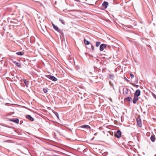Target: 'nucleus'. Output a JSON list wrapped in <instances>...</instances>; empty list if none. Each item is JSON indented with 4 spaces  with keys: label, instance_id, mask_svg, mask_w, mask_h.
Returning <instances> with one entry per match:
<instances>
[{
    "label": "nucleus",
    "instance_id": "nucleus-1",
    "mask_svg": "<svg viewBox=\"0 0 156 156\" xmlns=\"http://www.w3.org/2000/svg\"><path fill=\"white\" fill-rule=\"evenodd\" d=\"M45 76L54 81H55L57 80V78L51 75H45Z\"/></svg>",
    "mask_w": 156,
    "mask_h": 156
},
{
    "label": "nucleus",
    "instance_id": "nucleus-2",
    "mask_svg": "<svg viewBox=\"0 0 156 156\" xmlns=\"http://www.w3.org/2000/svg\"><path fill=\"white\" fill-rule=\"evenodd\" d=\"M121 135V132L120 130H118L115 134V136L118 138L120 137Z\"/></svg>",
    "mask_w": 156,
    "mask_h": 156
},
{
    "label": "nucleus",
    "instance_id": "nucleus-3",
    "mask_svg": "<svg viewBox=\"0 0 156 156\" xmlns=\"http://www.w3.org/2000/svg\"><path fill=\"white\" fill-rule=\"evenodd\" d=\"M140 94V90L139 89L137 90L134 93V96L138 97Z\"/></svg>",
    "mask_w": 156,
    "mask_h": 156
},
{
    "label": "nucleus",
    "instance_id": "nucleus-4",
    "mask_svg": "<svg viewBox=\"0 0 156 156\" xmlns=\"http://www.w3.org/2000/svg\"><path fill=\"white\" fill-rule=\"evenodd\" d=\"M136 122L138 127H141L142 124L140 119V118H138L136 119Z\"/></svg>",
    "mask_w": 156,
    "mask_h": 156
},
{
    "label": "nucleus",
    "instance_id": "nucleus-5",
    "mask_svg": "<svg viewBox=\"0 0 156 156\" xmlns=\"http://www.w3.org/2000/svg\"><path fill=\"white\" fill-rule=\"evenodd\" d=\"M129 90V89L127 88H124L123 89V94L124 95L126 96L128 94Z\"/></svg>",
    "mask_w": 156,
    "mask_h": 156
},
{
    "label": "nucleus",
    "instance_id": "nucleus-6",
    "mask_svg": "<svg viewBox=\"0 0 156 156\" xmlns=\"http://www.w3.org/2000/svg\"><path fill=\"white\" fill-rule=\"evenodd\" d=\"M107 46V45L105 44H102L100 46V51H103L104 49Z\"/></svg>",
    "mask_w": 156,
    "mask_h": 156
},
{
    "label": "nucleus",
    "instance_id": "nucleus-7",
    "mask_svg": "<svg viewBox=\"0 0 156 156\" xmlns=\"http://www.w3.org/2000/svg\"><path fill=\"white\" fill-rule=\"evenodd\" d=\"M26 118L31 121H33L34 120V118L32 117L30 115H27L26 116Z\"/></svg>",
    "mask_w": 156,
    "mask_h": 156
},
{
    "label": "nucleus",
    "instance_id": "nucleus-8",
    "mask_svg": "<svg viewBox=\"0 0 156 156\" xmlns=\"http://www.w3.org/2000/svg\"><path fill=\"white\" fill-rule=\"evenodd\" d=\"M108 4V3L107 2H104L103 3L102 5L104 8L106 9L107 8Z\"/></svg>",
    "mask_w": 156,
    "mask_h": 156
},
{
    "label": "nucleus",
    "instance_id": "nucleus-9",
    "mask_svg": "<svg viewBox=\"0 0 156 156\" xmlns=\"http://www.w3.org/2000/svg\"><path fill=\"white\" fill-rule=\"evenodd\" d=\"M10 120L16 123H18L19 122V119H18L15 118L13 119H11Z\"/></svg>",
    "mask_w": 156,
    "mask_h": 156
},
{
    "label": "nucleus",
    "instance_id": "nucleus-10",
    "mask_svg": "<svg viewBox=\"0 0 156 156\" xmlns=\"http://www.w3.org/2000/svg\"><path fill=\"white\" fill-rule=\"evenodd\" d=\"M150 139L151 140L152 142H154L155 141L156 138L155 137V136L154 135H152L150 137Z\"/></svg>",
    "mask_w": 156,
    "mask_h": 156
},
{
    "label": "nucleus",
    "instance_id": "nucleus-11",
    "mask_svg": "<svg viewBox=\"0 0 156 156\" xmlns=\"http://www.w3.org/2000/svg\"><path fill=\"white\" fill-rule=\"evenodd\" d=\"M138 100V97L134 96L133 99V103L134 104H136V101Z\"/></svg>",
    "mask_w": 156,
    "mask_h": 156
},
{
    "label": "nucleus",
    "instance_id": "nucleus-12",
    "mask_svg": "<svg viewBox=\"0 0 156 156\" xmlns=\"http://www.w3.org/2000/svg\"><path fill=\"white\" fill-rule=\"evenodd\" d=\"M53 27L54 29H55L56 30L58 31H59V29L58 28V27L55 26V24H52Z\"/></svg>",
    "mask_w": 156,
    "mask_h": 156
},
{
    "label": "nucleus",
    "instance_id": "nucleus-13",
    "mask_svg": "<svg viewBox=\"0 0 156 156\" xmlns=\"http://www.w3.org/2000/svg\"><path fill=\"white\" fill-rule=\"evenodd\" d=\"M23 81L24 83H25V85H26V87H28V85L29 83V81H26V80L25 79H23Z\"/></svg>",
    "mask_w": 156,
    "mask_h": 156
},
{
    "label": "nucleus",
    "instance_id": "nucleus-14",
    "mask_svg": "<svg viewBox=\"0 0 156 156\" xmlns=\"http://www.w3.org/2000/svg\"><path fill=\"white\" fill-rule=\"evenodd\" d=\"M132 100V98L131 97H128L124 98V100H126L128 101H130Z\"/></svg>",
    "mask_w": 156,
    "mask_h": 156
},
{
    "label": "nucleus",
    "instance_id": "nucleus-15",
    "mask_svg": "<svg viewBox=\"0 0 156 156\" xmlns=\"http://www.w3.org/2000/svg\"><path fill=\"white\" fill-rule=\"evenodd\" d=\"M13 63L16 64V65L17 66L19 67H20V66H21V65H20V63L16 62V61H14L13 62Z\"/></svg>",
    "mask_w": 156,
    "mask_h": 156
},
{
    "label": "nucleus",
    "instance_id": "nucleus-16",
    "mask_svg": "<svg viewBox=\"0 0 156 156\" xmlns=\"http://www.w3.org/2000/svg\"><path fill=\"white\" fill-rule=\"evenodd\" d=\"M84 43L86 45H89L90 44V42L89 41H87L85 39H84Z\"/></svg>",
    "mask_w": 156,
    "mask_h": 156
},
{
    "label": "nucleus",
    "instance_id": "nucleus-17",
    "mask_svg": "<svg viewBox=\"0 0 156 156\" xmlns=\"http://www.w3.org/2000/svg\"><path fill=\"white\" fill-rule=\"evenodd\" d=\"M109 77L110 79L113 80L114 78V76L113 74H110L109 75Z\"/></svg>",
    "mask_w": 156,
    "mask_h": 156
},
{
    "label": "nucleus",
    "instance_id": "nucleus-18",
    "mask_svg": "<svg viewBox=\"0 0 156 156\" xmlns=\"http://www.w3.org/2000/svg\"><path fill=\"white\" fill-rule=\"evenodd\" d=\"M16 54L19 55H22L23 54V53L21 51H18L16 53Z\"/></svg>",
    "mask_w": 156,
    "mask_h": 156
},
{
    "label": "nucleus",
    "instance_id": "nucleus-19",
    "mask_svg": "<svg viewBox=\"0 0 156 156\" xmlns=\"http://www.w3.org/2000/svg\"><path fill=\"white\" fill-rule=\"evenodd\" d=\"M53 112L55 114V115L56 116V117H57V118L59 119V117L58 113L57 112Z\"/></svg>",
    "mask_w": 156,
    "mask_h": 156
},
{
    "label": "nucleus",
    "instance_id": "nucleus-20",
    "mask_svg": "<svg viewBox=\"0 0 156 156\" xmlns=\"http://www.w3.org/2000/svg\"><path fill=\"white\" fill-rule=\"evenodd\" d=\"M101 42L100 41H97L96 43V47H98L100 44Z\"/></svg>",
    "mask_w": 156,
    "mask_h": 156
},
{
    "label": "nucleus",
    "instance_id": "nucleus-21",
    "mask_svg": "<svg viewBox=\"0 0 156 156\" xmlns=\"http://www.w3.org/2000/svg\"><path fill=\"white\" fill-rule=\"evenodd\" d=\"M48 88H44L43 89V91L44 92V93H46L48 92Z\"/></svg>",
    "mask_w": 156,
    "mask_h": 156
},
{
    "label": "nucleus",
    "instance_id": "nucleus-22",
    "mask_svg": "<svg viewBox=\"0 0 156 156\" xmlns=\"http://www.w3.org/2000/svg\"><path fill=\"white\" fill-rule=\"evenodd\" d=\"M59 21L63 24H64L65 25V23H64V22L60 18H59Z\"/></svg>",
    "mask_w": 156,
    "mask_h": 156
},
{
    "label": "nucleus",
    "instance_id": "nucleus-23",
    "mask_svg": "<svg viewBox=\"0 0 156 156\" xmlns=\"http://www.w3.org/2000/svg\"><path fill=\"white\" fill-rule=\"evenodd\" d=\"M109 84H110V85L111 86H112V87L113 89L114 90V86H113V83H111V81H109Z\"/></svg>",
    "mask_w": 156,
    "mask_h": 156
},
{
    "label": "nucleus",
    "instance_id": "nucleus-24",
    "mask_svg": "<svg viewBox=\"0 0 156 156\" xmlns=\"http://www.w3.org/2000/svg\"><path fill=\"white\" fill-rule=\"evenodd\" d=\"M44 27H44V29L42 28V27L41 26V30H42L43 31H44H44H45V30H46V26H45Z\"/></svg>",
    "mask_w": 156,
    "mask_h": 156
},
{
    "label": "nucleus",
    "instance_id": "nucleus-25",
    "mask_svg": "<svg viewBox=\"0 0 156 156\" xmlns=\"http://www.w3.org/2000/svg\"><path fill=\"white\" fill-rule=\"evenodd\" d=\"M152 95L154 98L156 99V95L153 93L152 92Z\"/></svg>",
    "mask_w": 156,
    "mask_h": 156
},
{
    "label": "nucleus",
    "instance_id": "nucleus-26",
    "mask_svg": "<svg viewBox=\"0 0 156 156\" xmlns=\"http://www.w3.org/2000/svg\"><path fill=\"white\" fill-rule=\"evenodd\" d=\"M132 84L133 86H135L136 88H138L139 86V85H136L135 84L132 83Z\"/></svg>",
    "mask_w": 156,
    "mask_h": 156
},
{
    "label": "nucleus",
    "instance_id": "nucleus-27",
    "mask_svg": "<svg viewBox=\"0 0 156 156\" xmlns=\"http://www.w3.org/2000/svg\"><path fill=\"white\" fill-rule=\"evenodd\" d=\"M108 133L112 135H113V133L111 131H109Z\"/></svg>",
    "mask_w": 156,
    "mask_h": 156
},
{
    "label": "nucleus",
    "instance_id": "nucleus-28",
    "mask_svg": "<svg viewBox=\"0 0 156 156\" xmlns=\"http://www.w3.org/2000/svg\"><path fill=\"white\" fill-rule=\"evenodd\" d=\"M130 75L131 78H133L134 77V75L132 73H130Z\"/></svg>",
    "mask_w": 156,
    "mask_h": 156
},
{
    "label": "nucleus",
    "instance_id": "nucleus-29",
    "mask_svg": "<svg viewBox=\"0 0 156 156\" xmlns=\"http://www.w3.org/2000/svg\"><path fill=\"white\" fill-rule=\"evenodd\" d=\"M80 127H90L89 126L87 125H83L81 126Z\"/></svg>",
    "mask_w": 156,
    "mask_h": 156
},
{
    "label": "nucleus",
    "instance_id": "nucleus-30",
    "mask_svg": "<svg viewBox=\"0 0 156 156\" xmlns=\"http://www.w3.org/2000/svg\"><path fill=\"white\" fill-rule=\"evenodd\" d=\"M60 37H61H61H64V34H63V33L61 34H60Z\"/></svg>",
    "mask_w": 156,
    "mask_h": 156
},
{
    "label": "nucleus",
    "instance_id": "nucleus-31",
    "mask_svg": "<svg viewBox=\"0 0 156 156\" xmlns=\"http://www.w3.org/2000/svg\"><path fill=\"white\" fill-rule=\"evenodd\" d=\"M91 48L92 49V51H94V47L92 44H91Z\"/></svg>",
    "mask_w": 156,
    "mask_h": 156
},
{
    "label": "nucleus",
    "instance_id": "nucleus-32",
    "mask_svg": "<svg viewBox=\"0 0 156 156\" xmlns=\"http://www.w3.org/2000/svg\"><path fill=\"white\" fill-rule=\"evenodd\" d=\"M58 32L60 34L63 33V32L61 30H60V29H59V31H58Z\"/></svg>",
    "mask_w": 156,
    "mask_h": 156
},
{
    "label": "nucleus",
    "instance_id": "nucleus-33",
    "mask_svg": "<svg viewBox=\"0 0 156 156\" xmlns=\"http://www.w3.org/2000/svg\"><path fill=\"white\" fill-rule=\"evenodd\" d=\"M125 80H126L127 81V82H129V80H128L126 77H125Z\"/></svg>",
    "mask_w": 156,
    "mask_h": 156
},
{
    "label": "nucleus",
    "instance_id": "nucleus-34",
    "mask_svg": "<svg viewBox=\"0 0 156 156\" xmlns=\"http://www.w3.org/2000/svg\"><path fill=\"white\" fill-rule=\"evenodd\" d=\"M62 39V41L63 42V41H65V38L64 37H61V39Z\"/></svg>",
    "mask_w": 156,
    "mask_h": 156
},
{
    "label": "nucleus",
    "instance_id": "nucleus-35",
    "mask_svg": "<svg viewBox=\"0 0 156 156\" xmlns=\"http://www.w3.org/2000/svg\"><path fill=\"white\" fill-rule=\"evenodd\" d=\"M58 133H59L60 134H62V132H60V131H58Z\"/></svg>",
    "mask_w": 156,
    "mask_h": 156
},
{
    "label": "nucleus",
    "instance_id": "nucleus-36",
    "mask_svg": "<svg viewBox=\"0 0 156 156\" xmlns=\"http://www.w3.org/2000/svg\"><path fill=\"white\" fill-rule=\"evenodd\" d=\"M83 128V127H82ZM85 127H84V128H85ZM87 128H88L89 129H90V127H86Z\"/></svg>",
    "mask_w": 156,
    "mask_h": 156
},
{
    "label": "nucleus",
    "instance_id": "nucleus-37",
    "mask_svg": "<svg viewBox=\"0 0 156 156\" xmlns=\"http://www.w3.org/2000/svg\"><path fill=\"white\" fill-rule=\"evenodd\" d=\"M76 1L80 2L79 0H76Z\"/></svg>",
    "mask_w": 156,
    "mask_h": 156
},
{
    "label": "nucleus",
    "instance_id": "nucleus-38",
    "mask_svg": "<svg viewBox=\"0 0 156 156\" xmlns=\"http://www.w3.org/2000/svg\"><path fill=\"white\" fill-rule=\"evenodd\" d=\"M69 129L71 131H72V130L71 129Z\"/></svg>",
    "mask_w": 156,
    "mask_h": 156
},
{
    "label": "nucleus",
    "instance_id": "nucleus-39",
    "mask_svg": "<svg viewBox=\"0 0 156 156\" xmlns=\"http://www.w3.org/2000/svg\"><path fill=\"white\" fill-rule=\"evenodd\" d=\"M100 128H101V127H99V129H100Z\"/></svg>",
    "mask_w": 156,
    "mask_h": 156
},
{
    "label": "nucleus",
    "instance_id": "nucleus-40",
    "mask_svg": "<svg viewBox=\"0 0 156 156\" xmlns=\"http://www.w3.org/2000/svg\"><path fill=\"white\" fill-rule=\"evenodd\" d=\"M63 131H65L64 130H62Z\"/></svg>",
    "mask_w": 156,
    "mask_h": 156
},
{
    "label": "nucleus",
    "instance_id": "nucleus-41",
    "mask_svg": "<svg viewBox=\"0 0 156 156\" xmlns=\"http://www.w3.org/2000/svg\"><path fill=\"white\" fill-rule=\"evenodd\" d=\"M113 127H116V126H113Z\"/></svg>",
    "mask_w": 156,
    "mask_h": 156
},
{
    "label": "nucleus",
    "instance_id": "nucleus-42",
    "mask_svg": "<svg viewBox=\"0 0 156 156\" xmlns=\"http://www.w3.org/2000/svg\"><path fill=\"white\" fill-rule=\"evenodd\" d=\"M96 134V133L94 134V135H95Z\"/></svg>",
    "mask_w": 156,
    "mask_h": 156
}]
</instances>
